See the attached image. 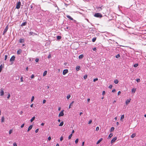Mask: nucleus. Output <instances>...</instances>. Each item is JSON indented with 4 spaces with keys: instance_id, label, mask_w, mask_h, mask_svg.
I'll list each match as a JSON object with an SVG mask.
<instances>
[{
    "instance_id": "1",
    "label": "nucleus",
    "mask_w": 146,
    "mask_h": 146,
    "mask_svg": "<svg viewBox=\"0 0 146 146\" xmlns=\"http://www.w3.org/2000/svg\"><path fill=\"white\" fill-rule=\"evenodd\" d=\"M104 7L103 5H100V6H97L96 7V8L98 10V11L99 12L101 11L103 9V8H104Z\"/></svg>"
},
{
    "instance_id": "2",
    "label": "nucleus",
    "mask_w": 146,
    "mask_h": 146,
    "mask_svg": "<svg viewBox=\"0 0 146 146\" xmlns=\"http://www.w3.org/2000/svg\"><path fill=\"white\" fill-rule=\"evenodd\" d=\"M94 16L96 17L99 18H101L103 17L102 14L99 13H95L94 15Z\"/></svg>"
},
{
    "instance_id": "3",
    "label": "nucleus",
    "mask_w": 146,
    "mask_h": 146,
    "mask_svg": "<svg viewBox=\"0 0 146 146\" xmlns=\"http://www.w3.org/2000/svg\"><path fill=\"white\" fill-rule=\"evenodd\" d=\"M9 29V26L7 25L5 29H4L3 32V35H4L6 33Z\"/></svg>"
},
{
    "instance_id": "4",
    "label": "nucleus",
    "mask_w": 146,
    "mask_h": 146,
    "mask_svg": "<svg viewBox=\"0 0 146 146\" xmlns=\"http://www.w3.org/2000/svg\"><path fill=\"white\" fill-rule=\"evenodd\" d=\"M21 5V2L19 1L17 4L16 6V8H17V9H19L20 8Z\"/></svg>"
},
{
    "instance_id": "5",
    "label": "nucleus",
    "mask_w": 146,
    "mask_h": 146,
    "mask_svg": "<svg viewBox=\"0 0 146 146\" xmlns=\"http://www.w3.org/2000/svg\"><path fill=\"white\" fill-rule=\"evenodd\" d=\"M35 7V5L34 3H32L30 6V10H33V9Z\"/></svg>"
},
{
    "instance_id": "6",
    "label": "nucleus",
    "mask_w": 146,
    "mask_h": 146,
    "mask_svg": "<svg viewBox=\"0 0 146 146\" xmlns=\"http://www.w3.org/2000/svg\"><path fill=\"white\" fill-rule=\"evenodd\" d=\"M68 72V70L67 69H65L63 70L62 74L63 75H65Z\"/></svg>"
},
{
    "instance_id": "7",
    "label": "nucleus",
    "mask_w": 146,
    "mask_h": 146,
    "mask_svg": "<svg viewBox=\"0 0 146 146\" xmlns=\"http://www.w3.org/2000/svg\"><path fill=\"white\" fill-rule=\"evenodd\" d=\"M64 110H63L60 112L58 115L59 117L62 116L64 115Z\"/></svg>"
},
{
    "instance_id": "8",
    "label": "nucleus",
    "mask_w": 146,
    "mask_h": 146,
    "mask_svg": "<svg viewBox=\"0 0 146 146\" xmlns=\"http://www.w3.org/2000/svg\"><path fill=\"white\" fill-rule=\"evenodd\" d=\"M15 57L14 56H13L11 57V58L10 59V61H14L15 60Z\"/></svg>"
},
{
    "instance_id": "9",
    "label": "nucleus",
    "mask_w": 146,
    "mask_h": 146,
    "mask_svg": "<svg viewBox=\"0 0 146 146\" xmlns=\"http://www.w3.org/2000/svg\"><path fill=\"white\" fill-rule=\"evenodd\" d=\"M117 138L116 137H114L111 141V143H113L115 142V140L117 139Z\"/></svg>"
},
{
    "instance_id": "10",
    "label": "nucleus",
    "mask_w": 146,
    "mask_h": 146,
    "mask_svg": "<svg viewBox=\"0 0 146 146\" xmlns=\"http://www.w3.org/2000/svg\"><path fill=\"white\" fill-rule=\"evenodd\" d=\"M22 50L21 49H19L17 51V54L18 55H19L22 52Z\"/></svg>"
},
{
    "instance_id": "11",
    "label": "nucleus",
    "mask_w": 146,
    "mask_h": 146,
    "mask_svg": "<svg viewBox=\"0 0 146 146\" xmlns=\"http://www.w3.org/2000/svg\"><path fill=\"white\" fill-rule=\"evenodd\" d=\"M4 94V91L3 90V88H1V92H0V96H2Z\"/></svg>"
},
{
    "instance_id": "12",
    "label": "nucleus",
    "mask_w": 146,
    "mask_h": 146,
    "mask_svg": "<svg viewBox=\"0 0 146 146\" xmlns=\"http://www.w3.org/2000/svg\"><path fill=\"white\" fill-rule=\"evenodd\" d=\"M131 99H129L127 100L126 101V105H128L129 103L130 102Z\"/></svg>"
},
{
    "instance_id": "13",
    "label": "nucleus",
    "mask_w": 146,
    "mask_h": 146,
    "mask_svg": "<svg viewBox=\"0 0 146 146\" xmlns=\"http://www.w3.org/2000/svg\"><path fill=\"white\" fill-rule=\"evenodd\" d=\"M66 17L67 18L70 19L71 20L73 21L74 20L69 15H67Z\"/></svg>"
},
{
    "instance_id": "14",
    "label": "nucleus",
    "mask_w": 146,
    "mask_h": 146,
    "mask_svg": "<svg viewBox=\"0 0 146 146\" xmlns=\"http://www.w3.org/2000/svg\"><path fill=\"white\" fill-rule=\"evenodd\" d=\"M33 125H30L28 128L27 131H29L30 130H31L33 127Z\"/></svg>"
},
{
    "instance_id": "15",
    "label": "nucleus",
    "mask_w": 146,
    "mask_h": 146,
    "mask_svg": "<svg viewBox=\"0 0 146 146\" xmlns=\"http://www.w3.org/2000/svg\"><path fill=\"white\" fill-rule=\"evenodd\" d=\"M27 24V22H25L23 23L21 25V26L22 27L23 26H25Z\"/></svg>"
},
{
    "instance_id": "16",
    "label": "nucleus",
    "mask_w": 146,
    "mask_h": 146,
    "mask_svg": "<svg viewBox=\"0 0 146 146\" xmlns=\"http://www.w3.org/2000/svg\"><path fill=\"white\" fill-rule=\"evenodd\" d=\"M4 66V64L3 65L2 64H1L0 66V72L2 71L3 68V67Z\"/></svg>"
},
{
    "instance_id": "17",
    "label": "nucleus",
    "mask_w": 146,
    "mask_h": 146,
    "mask_svg": "<svg viewBox=\"0 0 146 146\" xmlns=\"http://www.w3.org/2000/svg\"><path fill=\"white\" fill-rule=\"evenodd\" d=\"M24 41H25V40H24V39H22L21 38L20 39V40H19V42L21 43L24 42Z\"/></svg>"
},
{
    "instance_id": "18",
    "label": "nucleus",
    "mask_w": 146,
    "mask_h": 146,
    "mask_svg": "<svg viewBox=\"0 0 146 146\" xmlns=\"http://www.w3.org/2000/svg\"><path fill=\"white\" fill-rule=\"evenodd\" d=\"M136 90V89L133 88L131 90V92L132 93H134L135 92Z\"/></svg>"
},
{
    "instance_id": "19",
    "label": "nucleus",
    "mask_w": 146,
    "mask_h": 146,
    "mask_svg": "<svg viewBox=\"0 0 146 146\" xmlns=\"http://www.w3.org/2000/svg\"><path fill=\"white\" fill-rule=\"evenodd\" d=\"M113 135V134L112 133H110L109 135L108 136V139H110Z\"/></svg>"
},
{
    "instance_id": "20",
    "label": "nucleus",
    "mask_w": 146,
    "mask_h": 146,
    "mask_svg": "<svg viewBox=\"0 0 146 146\" xmlns=\"http://www.w3.org/2000/svg\"><path fill=\"white\" fill-rule=\"evenodd\" d=\"M103 139L102 138H100L96 143L97 144H98L100 143V142Z\"/></svg>"
},
{
    "instance_id": "21",
    "label": "nucleus",
    "mask_w": 146,
    "mask_h": 146,
    "mask_svg": "<svg viewBox=\"0 0 146 146\" xmlns=\"http://www.w3.org/2000/svg\"><path fill=\"white\" fill-rule=\"evenodd\" d=\"M84 57V55L82 54L80 55L79 56V58L80 59H82Z\"/></svg>"
},
{
    "instance_id": "22",
    "label": "nucleus",
    "mask_w": 146,
    "mask_h": 146,
    "mask_svg": "<svg viewBox=\"0 0 146 146\" xmlns=\"http://www.w3.org/2000/svg\"><path fill=\"white\" fill-rule=\"evenodd\" d=\"M76 70L78 71L80 69V67L79 66H78L76 67Z\"/></svg>"
},
{
    "instance_id": "23",
    "label": "nucleus",
    "mask_w": 146,
    "mask_h": 146,
    "mask_svg": "<svg viewBox=\"0 0 146 146\" xmlns=\"http://www.w3.org/2000/svg\"><path fill=\"white\" fill-rule=\"evenodd\" d=\"M136 135L135 133H133L131 135V138H134Z\"/></svg>"
},
{
    "instance_id": "24",
    "label": "nucleus",
    "mask_w": 146,
    "mask_h": 146,
    "mask_svg": "<svg viewBox=\"0 0 146 146\" xmlns=\"http://www.w3.org/2000/svg\"><path fill=\"white\" fill-rule=\"evenodd\" d=\"M74 102L72 101L70 104L69 106V108L70 109L71 108V106L72 105V104Z\"/></svg>"
},
{
    "instance_id": "25",
    "label": "nucleus",
    "mask_w": 146,
    "mask_h": 146,
    "mask_svg": "<svg viewBox=\"0 0 146 146\" xmlns=\"http://www.w3.org/2000/svg\"><path fill=\"white\" fill-rule=\"evenodd\" d=\"M35 116L33 117L32 119H31L30 121L31 122H32L35 119Z\"/></svg>"
},
{
    "instance_id": "26",
    "label": "nucleus",
    "mask_w": 146,
    "mask_h": 146,
    "mask_svg": "<svg viewBox=\"0 0 146 146\" xmlns=\"http://www.w3.org/2000/svg\"><path fill=\"white\" fill-rule=\"evenodd\" d=\"M114 82L115 84H117L118 83V81L117 79H115L114 80Z\"/></svg>"
},
{
    "instance_id": "27",
    "label": "nucleus",
    "mask_w": 146,
    "mask_h": 146,
    "mask_svg": "<svg viewBox=\"0 0 146 146\" xmlns=\"http://www.w3.org/2000/svg\"><path fill=\"white\" fill-rule=\"evenodd\" d=\"M62 37L60 36H58L57 37V38L58 40H60L61 39Z\"/></svg>"
},
{
    "instance_id": "28",
    "label": "nucleus",
    "mask_w": 146,
    "mask_h": 146,
    "mask_svg": "<svg viewBox=\"0 0 146 146\" xmlns=\"http://www.w3.org/2000/svg\"><path fill=\"white\" fill-rule=\"evenodd\" d=\"M96 37H94V38H93L92 40V41L93 42H95L96 41Z\"/></svg>"
},
{
    "instance_id": "29",
    "label": "nucleus",
    "mask_w": 146,
    "mask_h": 146,
    "mask_svg": "<svg viewBox=\"0 0 146 146\" xmlns=\"http://www.w3.org/2000/svg\"><path fill=\"white\" fill-rule=\"evenodd\" d=\"M47 71H45L43 73V76H46L47 74Z\"/></svg>"
},
{
    "instance_id": "30",
    "label": "nucleus",
    "mask_w": 146,
    "mask_h": 146,
    "mask_svg": "<svg viewBox=\"0 0 146 146\" xmlns=\"http://www.w3.org/2000/svg\"><path fill=\"white\" fill-rule=\"evenodd\" d=\"M63 124H64L63 122V121H62V122H61L60 123V124L59 125V126H62L63 125Z\"/></svg>"
},
{
    "instance_id": "31",
    "label": "nucleus",
    "mask_w": 146,
    "mask_h": 146,
    "mask_svg": "<svg viewBox=\"0 0 146 146\" xmlns=\"http://www.w3.org/2000/svg\"><path fill=\"white\" fill-rule=\"evenodd\" d=\"M114 129V128L113 127H112L111 128L110 131L111 132L113 131Z\"/></svg>"
},
{
    "instance_id": "32",
    "label": "nucleus",
    "mask_w": 146,
    "mask_h": 146,
    "mask_svg": "<svg viewBox=\"0 0 146 146\" xmlns=\"http://www.w3.org/2000/svg\"><path fill=\"white\" fill-rule=\"evenodd\" d=\"M5 118L3 116L1 118V122H3L4 121Z\"/></svg>"
},
{
    "instance_id": "33",
    "label": "nucleus",
    "mask_w": 146,
    "mask_h": 146,
    "mask_svg": "<svg viewBox=\"0 0 146 146\" xmlns=\"http://www.w3.org/2000/svg\"><path fill=\"white\" fill-rule=\"evenodd\" d=\"M124 115H122L121 116V120L122 119H124Z\"/></svg>"
},
{
    "instance_id": "34",
    "label": "nucleus",
    "mask_w": 146,
    "mask_h": 146,
    "mask_svg": "<svg viewBox=\"0 0 146 146\" xmlns=\"http://www.w3.org/2000/svg\"><path fill=\"white\" fill-rule=\"evenodd\" d=\"M78 139L77 138L76 139L75 141V143H76V144H77L78 143Z\"/></svg>"
},
{
    "instance_id": "35",
    "label": "nucleus",
    "mask_w": 146,
    "mask_h": 146,
    "mask_svg": "<svg viewBox=\"0 0 146 146\" xmlns=\"http://www.w3.org/2000/svg\"><path fill=\"white\" fill-rule=\"evenodd\" d=\"M16 77V80H19L20 78V76H17Z\"/></svg>"
},
{
    "instance_id": "36",
    "label": "nucleus",
    "mask_w": 146,
    "mask_h": 146,
    "mask_svg": "<svg viewBox=\"0 0 146 146\" xmlns=\"http://www.w3.org/2000/svg\"><path fill=\"white\" fill-rule=\"evenodd\" d=\"M72 136V133H71L69 135V136L68 137V139H70L71 138Z\"/></svg>"
},
{
    "instance_id": "37",
    "label": "nucleus",
    "mask_w": 146,
    "mask_h": 146,
    "mask_svg": "<svg viewBox=\"0 0 146 146\" xmlns=\"http://www.w3.org/2000/svg\"><path fill=\"white\" fill-rule=\"evenodd\" d=\"M87 75L86 74L84 76V78L85 79H86L87 78Z\"/></svg>"
},
{
    "instance_id": "38",
    "label": "nucleus",
    "mask_w": 146,
    "mask_h": 146,
    "mask_svg": "<svg viewBox=\"0 0 146 146\" xmlns=\"http://www.w3.org/2000/svg\"><path fill=\"white\" fill-rule=\"evenodd\" d=\"M70 94H69L68 95V96H67V98L68 99L70 98Z\"/></svg>"
},
{
    "instance_id": "39",
    "label": "nucleus",
    "mask_w": 146,
    "mask_h": 146,
    "mask_svg": "<svg viewBox=\"0 0 146 146\" xmlns=\"http://www.w3.org/2000/svg\"><path fill=\"white\" fill-rule=\"evenodd\" d=\"M20 80L21 82H23V78L22 76L20 78Z\"/></svg>"
},
{
    "instance_id": "40",
    "label": "nucleus",
    "mask_w": 146,
    "mask_h": 146,
    "mask_svg": "<svg viewBox=\"0 0 146 146\" xmlns=\"http://www.w3.org/2000/svg\"><path fill=\"white\" fill-rule=\"evenodd\" d=\"M120 55L119 54H117L115 56V57L117 58H118L120 57Z\"/></svg>"
},
{
    "instance_id": "41",
    "label": "nucleus",
    "mask_w": 146,
    "mask_h": 146,
    "mask_svg": "<svg viewBox=\"0 0 146 146\" xmlns=\"http://www.w3.org/2000/svg\"><path fill=\"white\" fill-rule=\"evenodd\" d=\"M34 34V33H33L32 32H31L29 33V35L31 36L33 34Z\"/></svg>"
},
{
    "instance_id": "42",
    "label": "nucleus",
    "mask_w": 146,
    "mask_h": 146,
    "mask_svg": "<svg viewBox=\"0 0 146 146\" xmlns=\"http://www.w3.org/2000/svg\"><path fill=\"white\" fill-rule=\"evenodd\" d=\"M10 93H8V96L7 97V99H9V98L10 97Z\"/></svg>"
},
{
    "instance_id": "43",
    "label": "nucleus",
    "mask_w": 146,
    "mask_h": 146,
    "mask_svg": "<svg viewBox=\"0 0 146 146\" xmlns=\"http://www.w3.org/2000/svg\"><path fill=\"white\" fill-rule=\"evenodd\" d=\"M34 96H33L31 98V102H32V101H33V100H34Z\"/></svg>"
},
{
    "instance_id": "44",
    "label": "nucleus",
    "mask_w": 146,
    "mask_h": 146,
    "mask_svg": "<svg viewBox=\"0 0 146 146\" xmlns=\"http://www.w3.org/2000/svg\"><path fill=\"white\" fill-rule=\"evenodd\" d=\"M138 65V64H134L133 66L134 67H137V66Z\"/></svg>"
},
{
    "instance_id": "45",
    "label": "nucleus",
    "mask_w": 146,
    "mask_h": 146,
    "mask_svg": "<svg viewBox=\"0 0 146 146\" xmlns=\"http://www.w3.org/2000/svg\"><path fill=\"white\" fill-rule=\"evenodd\" d=\"M113 87L112 85H110L109 86V88L110 89H111Z\"/></svg>"
},
{
    "instance_id": "46",
    "label": "nucleus",
    "mask_w": 146,
    "mask_h": 146,
    "mask_svg": "<svg viewBox=\"0 0 146 146\" xmlns=\"http://www.w3.org/2000/svg\"><path fill=\"white\" fill-rule=\"evenodd\" d=\"M65 30L67 31L66 30H68L69 29V27L68 26L66 27V28H65Z\"/></svg>"
},
{
    "instance_id": "47",
    "label": "nucleus",
    "mask_w": 146,
    "mask_h": 146,
    "mask_svg": "<svg viewBox=\"0 0 146 146\" xmlns=\"http://www.w3.org/2000/svg\"><path fill=\"white\" fill-rule=\"evenodd\" d=\"M98 80V78H95V79H94L93 80V81L94 82H96V81H97Z\"/></svg>"
},
{
    "instance_id": "48",
    "label": "nucleus",
    "mask_w": 146,
    "mask_h": 146,
    "mask_svg": "<svg viewBox=\"0 0 146 146\" xmlns=\"http://www.w3.org/2000/svg\"><path fill=\"white\" fill-rule=\"evenodd\" d=\"M38 60H39V59L38 58H36L35 60V61L36 62H38Z\"/></svg>"
},
{
    "instance_id": "49",
    "label": "nucleus",
    "mask_w": 146,
    "mask_h": 146,
    "mask_svg": "<svg viewBox=\"0 0 146 146\" xmlns=\"http://www.w3.org/2000/svg\"><path fill=\"white\" fill-rule=\"evenodd\" d=\"M13 146H17V144L16 142H15L13 143Z\"/></svg>"
},
{
    "instance_id": "50",
    "label": "nucleus",
    "mask_w": 146,
    "mask_h": 146,
    "mask_svg": "<svg viewBox=\"0 0 146 146\" xmlns=\"http://www.w3.org/2000/svg\"><path fill=\"white\" fill-rule=\"evenodd\" d=\"M7 55H5V60H6L7 58Z\"/></svg>"
},
{
    "instance_id": "51",
    "label": "nucleus",
    "mask_w": 146,
    "mask_h": 146,
    "mask_svg": "<svg viewBox=\"0 0 146 146\" xmlns=\"http://www.w3.org/2000/svg\"><path fill=\"white\" fill-rule=\"evenodd\" d=\"M121 91H119L117 93V95H119L121 94Z\"/></svg>"
},
{
    "instance_id": "52",
    "label": "nucleus",
    "mask_w": 146,
    "mask_h": 146,
    "mask_svg": "<svg viewBox=\"0 0 146 146\" xmlns=\"http://www.w3.org/2000/svg\"><path fill=\"white\" fill-rule=\"evenodd\" d=\"M63 137L62 136L61 137L60 139V141H62L63 140Z\"/></svg>"
},
{
    "instance_id": "53",
    "label": "nucleus",
    "mask_w": 146,
    "mask_h": 146,
    "mask_svg": "<svg viewBox=\"0 0 146 146\" xmlns=\"http://www.w3.org/2000/svg\"><path fill=\"white\" fill-rule=\"evenodd\" d=\"M12 129H11L9 131V134H10L12 132Z\"/></svg>"
},
{
    "instance_id": "54",
    "label": "nucleus",
    "mask_w": 146,
    "mask_h": 146,
    "mask_svg": "<svg viewBox=\"0 0 146 146\" xmlns=\"http://www.w3.org/2000/svg\"><path fill=\"white\" fill-rule=\"evenodd\" d=\"M34 77H35L34 75L33 74H32L31 76V78L32 79V78H34Z\"/></svg>"
},
{
    "instance_id": "55",
    "label": "nucleus",
    "mask_w": 146,
    "mask_h": 146,
    "mask_svg": "<svg viewBox=\"0 0 146 146\" xmlns=\"http://www.w3.org/2000/svg\"><path fill=\"white\" fill-rule=\"evenodd\" d=\"M136 81L137 82H139L140 81V79H136Z\"/></svg>"
},
{
    "instance_id": "56",
    "label": "nucleus",
    "mask_w": 146,
    "mask_h": 146,
    "mask_svg": "<svg viewBox=\"0 0 146 146\" xmlns=\"http://www.w3.org/2000/svg\"><path fill=\"white\" fill-rule=\"evenodd\" d=\"M102 95H104L105 94V91H104L102 92Z\"/></svg>"
},
{
    "instance_id": "57",
    "label": "nucleus",
    "mask_w": 146,
    "mask_h": 146,
    "mask_svg": "<svg viewBox=\"0 0 146 146\" xmlns=\"http://www.w3.org/2000/svg\"><path fill=\"white\" fill-rule=\"evenodd\" d=\"M38 129H37L35 130V133H37L38 132Z\"/></svg>"
},
{
    "instance_id": "58",
    "label": "nucleus",
    "mask_w": 146,
    "mask_h": 146,
    "mask_svg": "<svg viewBox=\"0 0 146 146\" xmlns=\"http://www.w3.org/2000/svg\"><path fill=\"white\" fill-rule=\"evenodd\" d=\"M99 130V127H97L96 128V130L98 131Z\"/></svg>"
},
{
    "instance_id": "59",
    "label": "nucleus",
    "mask_w": 146,
    "mask_h": 146,
    "mask_svg": "<svg viewBox=\"0 0 146 146\" xmlns=\"http://www.w3.org/2000/svg\"><path fill=\"white\" fill-rule=\"evenodd\" d=\"M97 49L96 48V47H94L93 48V50L94 51H96Z\"/></svg>"
},
{
    "instance_id": "60",
    "label": "nucleus",
    "mask_w": 146,
    "mask_h": 146,
    "mask_svg": "<svg viewBox=\"0 0 146 146\" xmlns=\"http://www.w3.org/2000/svg\"><path fill=\"white\" fill-rule=\"evenodd\" d=\"M46 102V100H44L43 101V103L44 104Z\"/></svg>"
},
{
    "instance_id": "61",
    "label": "nucleus",
    "mask_w": 146,
    "mask_h": 146,
    "mask_svg": "<svg viewBox=\"0 0 146 146\" xmlns=\"http://www.w3.org/2000/svg\"><path fill=\"white\" fill-rule=\"evenodd\" d=\"M24 123L22 124L21 126V128H23L24 127Z\"/></svg>"
},
{
    "instance_id": "62",
    "label": "nucleus",
    "mask_w": 146,
    "mask_h": 146,
    "mask_svg": "<svg viewBox=\"0 0 146 146\" xmlns=\"http://www.w3.org/2000/svg\"><path fill=\"white\" fill-rule=\"evenodd\" d=\"M92 122V120H90L89 121L88 124H90Z\"/></svg>"
},
{
    "instance_id": "63",
    "label": "nucleus",
    "mask_w": 146,
    "mask_h": 146,
    "mask_svg": "<svg viewBox=\"0 0 146 146\" xmlns=\"http://www.w3.org/2000/svg\"><path fill=\"white\" fill-rule=\"evenodd\" d=\"M48 139L49 141L51 139V138L50 136H49L48 137Z\"/></svg>"
},
{
    "instance_id": "64",
    "label": "nucleus",
    "mask_w": 146,
    "mask_h": 146,
    "mask_svg": "<svg viewBox=\"0 0 146 146\" xmlns=\"http://www.w3.org/2000/svg\"><path fill=\"white\" fill-rule=\"evenodd\" d=\"M115 91V89H113L112 91V92H114Z\"/></svg>"
}]
</instances>
